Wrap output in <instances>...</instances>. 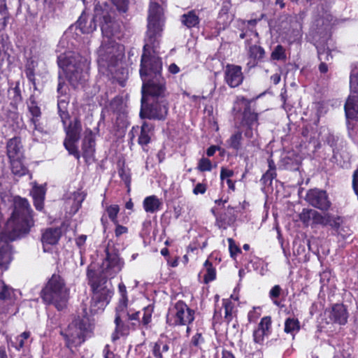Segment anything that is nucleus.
Instances as JSON below:
<instances>
[{
	"mask_svg": "<svg viewBox=\"0 0 358 358\" xmlns=\"http://www.w3.org/2000/svg\"><path fill=\"white\" fill-rule=\"evenodd\" d=\"M273 60H285L286 59L285 48L281 45H278L271 55Z\"/></svg>",
	"mask_w": 358,
	"mask_h": 358,
	"instance_id": "a19ab883",
	"label": "nucleus"
},
{
	"mask_svg": "<svg viewBox=\"0 0 358 358\" xmlns=\"http://www.w3.org/2000/svg\"><path fill=\"white\" fill-rule=\"evenodd\" d=\"M223 307L224 308V320L229 324L234 317V303L229 299H223Z\"/></svg>",
	"mask_w": 358,
	"mask_h": 358,
	"instance_id": "2f4dec72",
	"label": "nucleus"
},
{
	"mask_svg": "<svg viewBox=\"0 0 358 358\" xmlns=\"http://www.w3.org/2000/svg\"><path fill=\"white\" fill-rule=\"evenodd\" d=\"M163 22V9L157 3L151 2L140 69L143 81L140 116L143 119L163 120L168 113L166 81L162 76V62L159 57L151 55L149 52L159 44Z\"/></svg>",
	"mask_w": 358,
	"mask_h": 358,
	"instance_id": "f257e3e1",
	"label": "nucleus"
},
{
	"mask_svg": "<svg viewBox=\"0 0 358 358\" xmlns=\"http://www.w3.org/2000/svg\"><path fill=\"white\" fill-rule=\"evenodd\" d=\"M152 313L148 308L143 309V316L142 323L143 325H148L151 322Z\"/></svg>",
	"mask_w": 358,
	"mask_h": 358,
	"instance_id": "bf43d9fd",
	"label": "nucleus"
},
{
	"mask_svg": "<svg viewBox=\"0 0 358 358\" xmlns=\"http://www.w3.org/2000/svg\"><path fill=\"white\" fill-rule=\"evenodd\" d=\"M23 159H14L9 160L12 173L18 177L23 176L28 173L27 168L22 163Z\"/></svg>",
	"mask_w": 358,
	"mask_h": 358,
	"instance_id": "bb28decb",
	"label": "nucleus"
},
{
	"mask_svg": "<svg viewBox=\"0 0 358 358\" xmlns=\"http://www.w3.org/2000/svg\"><path fill=\"white\" fill-rule=\"evenodd\" d=\"M241 140L242 132L238 131L231 136V137L227 141V143L229 148L238 150L241 147Z\"/></svg>",
	"mask_w": 358,
	"mask_h": 358,
	"instance_id": "7c9ffc66",
	"label": "nucleus"
},
{
	"mask_svg": "<svg viewBox=\"0 0 358 358\" xmlns=\"http://www.w3.org/2000/svg\"><path fill=\"white\" fill-rule=\"evenodd\" d=\"M87 329L86 323L80 318L75 319L69 326L61 330L60 334L64 340L65 346L75 353L85 341Z\"/></svg>",
	"mask_w": 358,
	"mask_h": 358,
	"instance_id": "423d86ee",
	"label": "nucleus"
},
{
	"mask_svg": "<svg viewBox=\"0 0 358 358\" xmlns=\"http://www.w3.org/2000/svg\"><path fill=\"white\" fill-rule=\"evenodd\" d=\"M10 94H13L12 99L15 103H17L22 101L21 92L18 83L15 85V87L10 90Z\"/></svg>",
	"mask_w": 358,
	"mask_h": 358,
	"instance_id": "3c124183",
	"label": "nucleus"
},
{
	"mask_svg": "<svg viewBox=\"0 0 358 358\" xmlns=\"http://www.w3.org/2000/svg\"><path fill=\"white\" fill-rule=\"evenodd\" d=\"M139 314H140V312H138V311L135 312V313H131L130 311L129 313V315L127 317L126 320H131V321H133V320L138 321L139 320Z\"/></svg>",
	"mask_w": 358,
	"mask_h": 358,
	"instance_id": "774afa93",
	"label": "nucleus"
},
{
	"mask_svg": "<svg viewBox=\"0 0 358 358\" xmlns=\"http://www.w3.org/2000/svg\"><path fill=\"white\" fill-rule=\"evenodd\" d=\"M87 276L93 291L92 303L98 308L103 309L109 303L112 296V292L106 287L103 286L106 282L104 278L98 276L97 272L89 267L87 271Z\"/></svg>",
	"mask_w": 358,
	"mask_h": 358,
	"instance_id": "0eeeda50",
	"label": "nucleus"
},
{
	"mask_svg": "<svg viewBox=\"0 0 358 358\" xmlns=\"http://www.w3.org/2000/svg\"><path fill=\"white\" fill-rule=\"evenodd\" d=\"M267 334V333L259 329L255 330L253 333L254 341L257 343H262L264 341V336Z\"/></svg>",
	"mask_w": 358,
	"mask_h": 358,
	"instance_id": "5fc2aeb1",
	"label": "nucleus"
},
{
	"mask_svg": "<svg viewBox=\"0 0 358 358\" xmlns=\"http://www.w3.org/2000/svg\"><path fill=\"white\" fill-rule=\"evenodd\" d=\"M180 22L182 25L190 29L196 27L200 20L195 10H189L180 16Z\"/></svg>",
	"mask_w": 358,
	"mask_h": 358,
	"instance_id": "b1692460",
	"label": "nucleus"
},
{
	"mask_svg": "<svg viewBox=\"0 0 358 358\" xmlns=\"http://www.w3.org/2000/svg\"><path fill=\"white\" fill-rule=\"evenodd\" d=\"M123 100L121 97L116 96L110 102V108L114 111H118L121 110Z\"/></svg>",
	"mask_w": 358,
	"mask_h": 358,
	"instance_id": "4d7b16f0",
	"label": "nucleus"
},
{
	"mask_svg": "<svg viewBox=\"0 0 358 358\" xmlns=\"http://www.w3.org/2000/svg\"><path fill=\"white\" fill-rule=\"evenodd\" d=\"M276 176V171H266L260 179V182L264 187L270 186L272 184L273 180L275 178Z\"/></svg>",
	"mask_w": 358,
	"mask_h": 358,
	"instance_id": "58836bf2",
	"label": "nucleus"
},
{
	"mask_svg": "<svg viewBox=\"0 0 358 358\" xmlns=\"http://www.w3.org/2000/svg\"><path fill=\"white\" fill-rule=\"evenodd\" d=\"M25 74L28 80L32 83L34 85L35 84V70L31 69L25 68Z\"/></svg>",
	"mask_w": 358,
	"mask_h": 358,
	"instance_id": "69168bd1",
	"label": "nucleus"
},
{
	"mask_svg": "<svg viewBox=\"0 0 358 358\" xmlns=\"http://www.w3.org/2000/svg\"><path fill=\"white\" fill-rule=\"evenodd\" d=\"M313 211V209H303V211L299 215L300 220L303 223L308 224L309 221L312 220Z\"/></svg>",
	"mask_w": 358,
	"mask_h": 358,
	"instance_id": "09e8293b",
	"label": "nucleus"
},
{
	"mask_svg": "<svg viewBox=\"0 0 358 358\" xmlns=\"http://www.w3.org/2000/svg\"><path fill=\"white\" fill-rule=\"evenodd\" d=\"M13 289L7 285L2 280H0V299L8 300L11 298Z\"/></svg>",
	"mask_w": 358,
	"mask_h": 358,
	"instance_id": "f704fd0d",
	"label": "nucleus"
},
{
	"mask_svg": "<svg viewBox=\"0 0 358 358\" xmlns=\"http://www.w3.org/2000/svg\"><path fill=\"white\" fill-rule=\"evenodd\" d=\"M348 317L347 310L343 304H335L329 315L331 321L339 324H345Z\"/></svg>",
	"mask_w": 358,
	"mask_h": 358,
	"instance_id": "f3484780",
	"label": "nucleus"
},
{
	"mask_svg": "<svg viewBox=\"0 0 358 358\" xmlns=\"http://www.w3.org/2000/svg\"><path fill=\"white\" fill-rule=\"evenodd\" d=\"M194 320V311L182 301H178L166 315L169 325H188Z\"/></svg>",
	"mask_w": 358,
	"mask_h": 358,
	"instance_id": "6e6552de",
	"label": "nucleus"
},
{
	"mask_svg": "<svg viewBox=\"0 0 358 358\" xmlns=\"http://www.w3.org/2000/svg\"><path fill=\"white\" fill-rule=\"evenodd\" d=\"M85 197V194L83 192H76L73 194V200L75 202V211H77L80 206H81L82 202L84 201Z\"/></svg>",
	"mask_w": 358,
	"mask_h": 358,
	"instance_id": "de8ad7c7",
	"label": "nucleus"
},
{
	"mask_svg": "<svg viewBox=\"0 0 358 358\" xmlns=\"http://www.w3.org/2000/svg\"><path fill=\"white\" fill-rule=\"evenodd\" d=\"M8 19L9 13L6 0H0V31L6 28Z\"/></svg>",
	"mask_w": 358,
	"mask_h": 358,
	"instance_id": "c85d7f7f",
	"label": "nucleus"
},
{
	"mask_svg": "<svg viewBox=\"0 0 358 358\" xmlns=\"http://www.w3.org/2000/svg\"><path fill=\"white\" fill-rule=\"evenodd\" d=\"M29 110L33 116L32 118L37 119L41 116V112L40 108L36 105V102L31 101L29 106Z\"/></svg>",
	"mask_w": 358,
	"mask_h": 358,
	"instance_id": "603ef678",
	"label": "nucleus"
},
{
	"mask_svg": "<svg viewBox=\"0 0 358 358\" xmlns=\"http://www.w3.org/2000/svg\"><path fill=\"white\" fill-rule=\"evenodd\" d=\"M64 127L66 132V138L71 141H79L80 138V132L82 131L81 122L78 118H75L71 121L69 124Z\"/></svg>",
	"mask_w": 358,
	"mask_h": 358,
	"instance_id": "a211bd4d",
	"label": "nucleus"
},
{
	"mask_svg": "<svg viewBox=\"0 0 358 358\" xmlns=\"http://www.w3.org/2000/svg\"><path fill=\"white\" fill-rule=\"evenodd\" d=\"M265 54V50L262 47L257 45L250 46L248 55L249 57L252 59V62H249L248 65H250L251 67L255 66L259 62L263 60Z\"/></svg>",
	"mask_w": 358,
	"mask_h": 358,
	"instance_id": "aec40b11",
	"label": "nucleus"
},
{
	"mask_svg": "<svg viewBox=\"0 0 358 358\" xmlns=\"http://www.w3.org/2000/svg\"><path fill=\"white\" fill-rule=\"evenodd\" d=\"M58 98L62 97L63 99H70L69 92V88L61 76H59V83L57 85Z\"/></svg>",
	"mask_w": 358,
	"mask_h": 358,
	"instance_id": "473e14b6",
	"label": "nucleus"
},
{
	"mask_svg": "<svg viewBox=\"0 0 358 358\" xmlns=\"http://www.w3.org/2000/svg\"><path fill=\"white\" fill-rule=\"evenodd\" d=\"M282 289L279 285H275L269 292V296L271 299H276L280 295Z\"/></svg>",
	"mask_w": 358,
	"mask_h": 358,
	"instance_id": "052dcab7",
	"label": "nucleus"
},
{
	"mask_svg": "<svg viewBox=\"0 0 358 358\" xmlns=\"http://www.w3.org/2000/svg\"><path fill=\"white\" fill-rule=\"evenodd\" d=\"M127 232V227L117 224V227H116V229H115V235H116V236H120L122 234H125Z\"/></svg>",
	"mask_w": 358,
	"mask_h": 358,
	"instance_id": "338daca9",
	"label": "nucleus"
},
{
	"mask_svg": "<svg viewBox=\"0 0 358 358\" xmlns=\"http://www.w3.org/2000/svg\"><path fill=\"white\" fill-rule=\"evenodd\" d=\"M204 267L206 270V273L204 274V282L208 283L215 278V271L212 263L208 260L205 262Z\"/></svg>",
	"mask_w": 358,
	"mask_h": 358,
	"instance_id": "e433bc0d",
	"label": "nucleus"
},
{
	"mask_svg": "<svg viewBox=\"0 0 358 358\" xmlns=\"http://www.w3.org/2000/svg\"><path fill=\"white\" fill-rule=\"evenodd\" d=\"M344 108L348 118L358 119V98L357 96H350Z\"/></svg>",
	"mask_w": 358,
	"mask_h": 358,
	"instance_id": "6ab92c4d",
	"label": "nucleus"
},
{
	"mask_svg": "<svg viewBox=\"0 0 358 358\" xmlns=\"http://www.w3.org/2000/svg\"><path fill=\"white\" fill-rule=\"evenodd\" d=\"M198 169L200 171H210L212 169V164L210 159L203 157L198 163Z\"/></svg>",
	"mask_w": 358,
	"mask_h": 358,
	"instance_id": "49530a36",
	"label": "nucleus"
},
{
	"mask_svg": "<svg viewBox=\"0 0 358 358\" xmlns=\"http://www.w3.org/2000/svg\"><path fill=\"white\" fill-rule=\"evenodd\" d=\"M169 350V346L167 343H164L162 341H158L154 343L152 354L155 358H163V352H166Z\"/></svg>",
	"mask_w": 358,
	"mask_h": 358,
	"instance_id": "c756f323",
	"label": "nucleus"
},
{
	"mask_svg": "<svg viewBox=\"0 0 358 358\" xmlns=\"http://www.w3.org/2000/svg\"><path fill=\"white\" fill-rule=\"evenodd\" d=\"M306 200L310 205L322 211L328 210L331 205L326 191L318 189L308 190Z\"/></svg>",
	"mask_w": 358,
	"mask_h": 358,
	"instance_id": "9d476101",
	"label": "nucleus"
},
{
	"mask_svg": "<svg viewBox=\"0 0 358 358\" xmlns=\"http://www.w3.org/2000/svg\"><path fill=\"white\" fill-rule=\"evenodd\" d=\"M31 122L34 125L32 136L34 141L39 143H43L47 140L48 133L44 130L43 127L38 123V119L31 118Z\"/></svg>",
	"mask_w": 358,
	"mask_h": 358,
	"instance_id": "4be33fe9",
	"label": "nucleus"
},
{
	"mask_svg": "<svg viewBox=\"0 0 358 358\" xmlns=\"http://www.w3.org/2000/svg\"><path fill=\"white\" fill-rule=\"evenodd\" d=\"M244 76L241 66L227 64L224 69V81L231 88L241 85Z\"/></svg>",
	"mask_w": 358,
	"mask_h": 358,
	"instance_id": "f8f14e48",
	"label": "nucleus"
},
{
	"mask_svg": "<svg viewBox=\"0 0 358 358\" xmlns=\"http://www.w3.org/2000/svg\"><path fill=\"white\" fill-rule=\"evenodd\" d=\"M101 19V32L103 37L108 40H104L98 50L99 71L107 76L113 75L117 65L120 55L117 54V45L111 38L120 37L122 26L120 22L115 20L108 13H103Z\"/></svg>",
	"mask_w": 358,
	"mask_h": 358,
	"instance_id": "7ed1b4c3",
	"label": "nucleus"
},
{
	"mask_svg": "<svg viewBox=\"0 0 358 358\" xmlns=\"http://www.w3.org/2000/svg\"><path fill=\"white\" fill-rule=\"evenodd\" d=\"M271 326V319L270 317H264L262 318L259 325L258 328L260 330H262L263 331L267 333L268 334L270 332V328Z\"/></svg>",
	"mask_w": 358,
	"mask_h": 358,
	"instance_id": "a18cd8bd",
	"label": "nucleus"
},
{
	"mask_svg": "<svg viewBox=\"0 0 358 358\" xmlns=\"http://www.w3.org/2000/svg\"><path fill=\"white\" fill-rule=\"evenodd\" d=\"M113 2L120 12L125 13L127 10V0H113Z\"/></svg>",
	"mask_w": 358,
	"mask_h": 358,
	"instance_id": "6e6d98bb",
	"label": "nucleus"
},
{
	"mask_svg": "<svg viewBox=\"0 0 358 358\" xmlns=\"http://www.w3.org/2000/svg\"><path fill=\"white\" fill-rule=\"evenodd\" d=\"M78 141H71L70 139L65 138L64 145L70 155H73L78 159L80 158V153L76 145Z\"/></svg>",
	"mask_w": 358,
	"mask_h": 358,
	"instance_id": "72a5a7b5",
	"label": "nucleus"
},
{
	"mask_svg": "<svg viewBox=\"0 0 358 358\" xmlns=\"http://www.w3.org/2000/svg\"><path fill=\"white\" fill-rule=\"evenodd\" d=\"M234 176V171L232 170L227 169L224 168L221 169L220 172V178L221 180H224V178H228Z\"/></svg>",
	"mask_w": 358,
	"mask_h": 358,
	"instance_id": "0e129e2a",
	"label": "nucleus"
},
{
	"mask_svg": "<svg viewBox=\"0 0 358 358\" xmlns=\"http://www.w3.org/2000/svg\"><path fill=\"white\" fill-rule=\"evenodd\" d=\"M76 27L83 34H90L96 30V16L89 15L85 13H82L76 22Z\"/></svg>",
	"mask_w": 358,
	"mask_h": 358,
	"instance_id": "2eb2a0df",
	"label": "nucleus"
},
{
	"mask_svg": "<svg viewBox=\"0 0 358 358\" xmlns=\"http://www.w3.org/2000/svg\"><path fill=\"white\" fill-rule=\"evenodd\" d=\"M162 203L155 195L147 196L143 201V208L147 213H153L159 210Z\"/></svg>",
	"mask_w": 358,
	"mask_h": 358,
	"instance_id": "393cba45",
	"label": "nucleus"
},
{
	"mask_svg": "<svg viewBox=\"0 0 358 358\" xmlns=\"http://www.w3.org/2000/svg\"><path fill=\"white\" fill-rule=\"evenodd\" d=\"M57 63L73 88L83 85L87 80L88 62L78 53L66 52L61 54L57 58Z\"/></svg>",
	"mask_w": 358,
	"mask_h": 358,
	"instance_id": "20e7f679",
	"label": "nucleus"
},
{
	"mask_svg": "<svg viewBox=\"0 0 358 358\" xmlns=\"http://www.w3.org/2000/svg\"><path fill=\"white\" fill-rule=\"evenodd\" d=\"M233 222V219L228 217L227 214H220L216 216V224L219 228L227 229Z\"/></svg>",
	"mask_w": 358,
	"mask_h": 358,
	"instance_id": "4c0bfd02",
	"label": "nucleus"
},
{
	"mask_svg": "<svg viewBox=\"0 0 358 358\" xmlns=\"http://www.w3.org/2000/svg\"><path fill=\"white\" fill-rule=\"evenodd\" d=\"M229 249L232 257L241 252V249L237 246L232 238H228Z\"/></svg>",
	"mask_w": 358,
	"mask_h": 358,
	"instance_id": "864d4df0",
	"label": "nucleus"
},
{
	"mask_svg": "<svg viewBox=\"0 0 358 358\" xmlns=\"http://www.w3.org/2000/svg\"><path fill=\"white\" fill-rule=\"evenodd\" d=\"M62 234V231L61 227H49L45 229L41 236V242L44 252L48 250L46 248L47 246L57 244Z\"/></svg>",
	"mask_w": 358,
	"mask_h": 358,
	"instance_id": "4468645a",
	"label": "nucleus"
},
{
	"mask_svg": "<svg viewBox=\"0 0 358 358\" xmlns=\"http://www.w3.org/2000/svg\"><path fill=\"white\" fill-rule=\"evenodd\" d=\"M241 101L245 105V108L243 112V120L249 127H252L255 124H257L258 115L257 113L252 112L250 108V101L242 97Z\"/></svg>",
	"mask_w": 358,
	"mask_h": 358,
	"instance_id": "412c9836",
	"label": "nucleus"
},
{
	"mask_svg": "<svg viewBox=\"0 0 358 358\" xmlns=\"http://www.w3.org/2000/svg\"><path fill=\"white\" fill-rule=\"evenodd\" d=\"M83 155L85 158L93 156L95 151V139L91 129H87L82 144Z\"/></svg>",
	"mask_w": 358,
	"mask_h": 358,
	"instance_id": "dca6fc26",
	"label": "nucleus"
},
{
	"mask_svg": "<svg viewBox=\"0 0 358 358\" xmlns=\"http://www.w3.org/2000/svg\"><path fill=\"white\" fill-rule=\"evenodd\" d=\"M350 89L358 98V73L350 76Z\"/></svg>",
	"mask_w": 358,
	"mask_h": 358,
	"instance_id": "8fccbe9b",
	"label": "nucleus"
},
{
	"mask_svg": "<svg viewBox=\"0 0 358 358\" xmlns=\"http://www.w3.org/2000/svg\"><path fill=\"white\" fill-rule=\"evenodd\" d=\"M327 225H329L331 227L338 229L343 223V218L340 216H335L327 213Z\"/></svg>",
	"mask_w": 358,
	"mask_h": 358,
	"instance_id": "37998d69",
	"label": "nucleus"
},
{
	"mask_svg": "<svg viewBox=\"0 0 358 358\" xmlns=\"http://www.w3.org/2000/svg\"><path fill=\"white\" fill-rule=\"evenodd\" d=\"M152 129V126L145 122L141 126V134L138 139V143L141 146L147 145L150 142V132Z\"/></svg>",
	"mask_w": 358,
	"mask_h": 358,
	"instance_id": "cd10ccee",
	"label": "nucleus"
},
{
	"mask_svg": "<svg viewBox=\"0 0 358 358\" xmlns=\"http://www.w3.org/2000/svg\"><path fill=\"white\" fill-rule=\"evenodd\" d=\"M31 194L34 199V203L35 208L41 210L43 208V201L45 199V189L43 186H35L34 187Z\"/></svg>",
	"mask_w": 358,
	"mask_h": 358,
	"instance_id": "5701e85b",
	"label": "nucleus"
},
{
	"mask_svg": "<svg viewBox=\"0 0 358 358\" xmlns=\"http://www.w3.org/2000/svg\"><path fill=\"white\" fill-rule=\"evenodd\" d=\"M318 58L321 62H324L329 61L332 58V56L329 50H318Z\"/></svg>",
	"mask_w": 358,
	"mask_h": 358,
	"instance_id": "13d9d810",
	"label": "nucleus"
},
{
	"mask_svg": "<svg viewBox=\"0 0 358 358\" xmlns=\"http://www.w3.org/2000/svg\"><path fill=\"white\" fill-rule=\"evenodd\" d=\"M124 262L116 252H110L106 251V257L103 260L101 271L98 273V276L104 278L106 281L107 278H113L118 273H120L124 267Z\"/></svg>",
	"mask_w": 358,
	"mask_h": 358,
	"instance_id": "1a4fd4ad",
	"label": "nucleus"
},
{
	"mask_svg": "<svg viewBox=\"0 0 358 358\" xmlns=\"http://www.w3.org/2000/svg\"><path fill=\"white\" fill-rule=\"evenodd\" d=\"M41 294L45 303L53 305L58 310H62L67 306L69 289L59 275H53Z\"/></svg>",
	"mask_w": 358,
	"mask_h": 358,
	"instance_id": "39448f33",
	"label": "nucleus"
},
{
	"mask_svg": "<svg viewBox=\"0 0 358 358\" xmlns=\"http://www.w3.org/2000/svg\"><path fill=\"white\" fill-rule=\"evenodd\" d=\"M127 303L128 301L120 300L119 303L116 307L115 318V329L113 335V340L118 339L120 334H124V324L122 320H126L130 312L127 308Z\"/></svg>",
	"mask_w": 358,
	"mask_h": 358,
	"instance_id": "9b49d317",
	"label": "nucleus"
},
{
	"mask_svg": "<svg viewBox=\"0 0 358 358\" xmlns=\"http://www.w3.org/2000/svg\"><path fill=\"white\" fill-rule=\"evenodd\" d=\"M299 322L297 319L289 317L285 322V331L286 333H292L294 331L299 330Z\"/></svg>",
	"mask_w": 358,
	"mask_h": 358,
	"instance_id": "c9c22d12",
	"label": "nucleus"
},
{
	"mask_svg": "<svg viewBox=\"0 0 358 358\" xmlns=\"http://www.w3.org/2000/svg\"><path fill=\"white\" fill-rule=\"evenodd\" d=\"M119 210L120 208L117 205H111L106 209L109 218L115 224L117 223V215L119 213Z\"/></svg>",
	"mask_w": 358,
	"mask_h": 358,
	"instance_id": "c03bdc74",
	"label": "nucleus"
},
{
	"mask_svg": "<svg viewBox=\"0 0 358 358\" xmlns=\"http://www.w3.org/2000/svg\"><path fill=\"white\" fill-rule=\"evenodd\" d=\"M118 289L120 293L121 294V299L120 300L128 301L126 286L123 282L119 284Z\"/></svg>",
	"mask_w": 358,
	"mask_h": 358,
	"instance_id": "680f3d73",
	"label": "nucleus"
},
{
	"mask_svg": "<svg viewBox=\"0 0 358 358\" xmlns=\"http://www.w3.org/2000/svg\"><path fill=\"white\" fill-rule=\"evenodd\" d=\"M34 225L32 210L28 201L15 197L13 212L6 223L5 231L0 234V268L6 270L13 259L14 250L10 242L27 234Z\"/></svg>",
	"mask_w": 358,
	"mask_h": 358,
	"instance_id": "f03ea898",
	"label": "nucleus"
},
{
	"mask_svg": "<svg viewBox=\"0 0 358 358\" xmlns=\"http://www.w3.org/2000/svg\"><path fill=\"white\" fill-rule=\"evenodd\" d=\"M69 100L70 99H63V98L62 97H59L58 99V113L64 126H65L67 124V122L70 118V115L68 111Z\"/></svg>",
	"mask_w": 358,
	"mask_h": 358,
	"instance_id": "a878e982",
	"label": "nucleus"
},
{
	"mask_svg": "<svg viewBox=\"0 0 358 358\" xmlns=\"http://www.w3.org/2000/svg\"><path fill=\"white\" fill-rule=\"evenodd\" d=\"M6 148L9 160L24 159V148L20 137L15 136L8 140Z\"/></svg>",
	"mask_w": 358,
	"mask_h": 358,
	"instance_id": "ddd939ff",
	"label": "nucleus"
},
{
	"mask_svg": "<svg viewBox=\"0 0 358 358\" xmlns=\"http://www.w3.org/2000/svg\"><path fill=\"white\" fill-rule=\"evenodd\" d=\"M119 176L121 178L122 180L124 182L127 187V191H130V185H131V173L129 170H126L124 168H122L118 171Z\"/></svg>",
	"mask_w": 358,
	"mask_h": 358,
	"instance_id": "79ce46f5",
	"label": "nucleus"
},
{
	"mask_svg": "<svg viewBox=\"0 0 358 358\" xmlns=\"http://www.w3.org/2000/svg\"><path fill=\"white\" fill-rule=\"evenodd\" d=\"M327 213L322 215L315 210H313V211L312 212V220L314 224L326 226L327 225Z\"/></svg>",
	"mask_w": 358,
	"mask_h": 358,
	"instance_id": "ea45409f",
	"label": "nucleus"
},
{
	"mask_svg": "<svg viewBox=\"0 0 358 358\" xmlns=\"http://www.w3.org/2000/svg\"><path fill=\"white\" fill-rule=\"evenodd\" d=\"M206 191V185L203 183H198L193 189V193L196 195L204 194Z\"/></svg>",
	"mask_w": 358,
	"mask_h": 358,
	"instance_id": "e2e57ef3",
	"label": "nucleus"
}]
</instances>
